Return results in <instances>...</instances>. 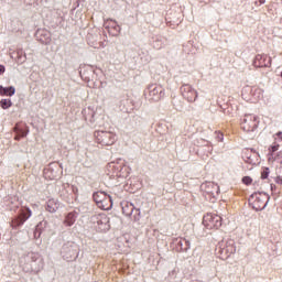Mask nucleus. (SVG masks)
Instances as JSON below:
<instances>
[{
    "label": "nucleus",
    "mask_w": 282,
    "mask_h": 282,
    "mask_svg": "<svg viewBox=\"0 0 282 282\" xmlns=\"http://www.w3.org/2000/svg\"><path fill=\"white\" fill-rule=\"evenodd\" d=\"M181 94L188 102H194L198 98V93L189 84H185L181 87Z\"/></svg>",
    "instance_id": "9"
},
{
    "label": "nucleus",
    "mask_w": 282,
    "mask_h": 282,
    "mask_svg": "<svg viewBox=\"0 0 282 282\" xmlns=\"http://www.w3.org/2000/svg\"><path fill=\"white\" fill-rule=\"evenodd\" d=\"M279 150V144L278 143H273L270 148H269V152L270 153H275Z\"/></svg>",
    "instance_id": "24"
},
{
    "label": "nucleus",
    "mask_w": 282,
    "mask_h": 282,
    "mask_svg": "<svg viewBox=\"0 0 282 282\" xmlns=\"http://www.w3.org/2000/svg\"><path fill=\"white\" fill-rule=\"evenodd\" d=\"M270 65H272V58H270L267 54L256 55L254 66L269 67Z\"/></svg>",
    "instance_id": "11"
},
{
    "label": "nucleus",
    "mask_w": 282,
    "mask_h": 282,
    "mask_svg": "<svg viewBox=\"0 0 282 282\" xmlns=\"http://www.w3.org/2000/svg\"><path fill=\"white\" fill-rule=\"evenodd\" d=\"M203 225L207 229H219L223 225V219L216 214H206L203 218Z\"/></svg>",
    "instance_id": "6"
},
{
    "label": "nucleus",
    "mask_w": 282,
    "mask_h": 282,
    "mask_svg": "<svg viewBox=\"0 0 282 282\" xmlns=\"http://www.w3.org/2000/svg\"><path fill=\"white\" fill-rule=\"evenodd\" d=\"M267 197L264 194L261 193H254L250 196L249 203L251 204L253 210L261 212L267 206Z\"/></svg>",
    "instance_id": "7"
},
{
    "label": "nucleus",
    "mask_w": 282,
    "mask_h": 282,
    "mask_svg": "<svg viewBox=\"0 0 282 282\" xmlns=\"http://www.w3.org/2000/svg\"><path fill=\"white\" fill-rule=\"evenodd\" d=\"M44 177L45 180H50V181L56 180L58 178V172L54 171V169L52 167L45 169Z\"/></svg>",
    "instance_id": "18"
},
{
    "label": "nucleus",
    "mask_w": 282,
    "mask_h": 282,
    "mask_svg": "<svg viewBox=\"0 0 282 282\" xmlns=\"http://www.w3.org/2000/svg\"><path fill=\"white\" fill-rule=\"evenodd\" d=\"M23 55H24L23 51H18V56H19L18 59H21Z\"/></svg>",
    "instance_id": "28"
},
{
    "label": "nucleus",
    "mask_w": 282,
    "mask_h": 282,
    "mask_svg": "<svg viewBox=\"0 0 282 282\" xmlns=\"http://www.w3.org/2000/svg\"><path fill=\"white\" fill-rule=\"evenodd\" d=\"M242 98L248 101L258 102L263 98V90L257 86H246L242 89Z\"/></svg>",
    "instance_id": "3"
},
{
    "label": "nucleus",
    "mask_w": 282,
    "mask_h": 282,
    "mask_svg": "<svg viewBox=\"0 0 282 282\" xmlns=\"http://www.w3.org/2000/svg\"><path fill=\"white\" fill-rule=\"evenodd\" d=\"M12 100L11 99H2L0 101V107L3 109V110H7L9 109L10 107H12Z\"/></svg>",
    "instance_id": "20"
},
{
    "label": "nucleus",
    "mask_w": 282,
    "mask_h": 282,
    "mask_svg": "<svg viewBox=\"0 0 282 282\" xmlns=\"http://www.w3.org/2000/svg\"><path fill=\"white\" fill-rule=\"evenodd\" d=\"M97 225H99V229H100L101 231H107V230H109L110 225H109V218H108V216H106V215H100V216H99V220H97Z\"/></svg>",
    "instance_id": "13"
},
{
    "label": "nucleus",
    "mask_w": 282,
    "mask_h": 282,
    "mask_svg": "<svg viewBox=\"0 0 282 282\" xmlns=\"http://www.w3.org/2000/svg\"><path fill=\"white\" fill-rule=\"evenodd\" d=\"M13 132H15L17 135L26 137L29 130L26 129V126H22L21 123H17L15 127H13Z\"/></svg>",
    "instance_id": "16"
},
{
    "label": "nucleus",
    "mask_w": 282,
    "mask_h": 282,
    "mask_svg": "<svg viewBox=\"0 0 282 282\" xmlns=\"http://www.w3.org/2000/svg\"><path fill=\"white\" fill-rule=\"evenodd\" d=\"M259 122L260 120L258 116L249 113L243 116L240 127L245 132H254L258 129Z\"/></svg>",
    "instance_id": "2"
},
{
    "label": "nucleus",
    "mask_w": 282,
    "mask_h": 282,
    "mask_svg": "<svg viewBox=\"0 0 282 282\" xmlns=\"http://www.w3.org/2000/svg\"><path fill=\"white\" fill-rule=\"evenodd\" d=\"M59 209V203L55 198L47 200L46 210L48 213H56Z\"/></svg>",
    "instance_id": "14"
},
{
    "label": "nucleus",
    "mask_w": 282,
    "mask_h": 282,
    "mask_svg": "<svg viewBox=\"0 0 282 282\" xmlns=\"http://www.w3.org/2000/svg\"><path fill=\"white\" fill-rule=\"evenodd\" d=\"M242 183L246 185V186H249L251 185L252 183V178L250 176H243L242 177Z\"/></svg>",
    "instance_id": "23"
},
{
    "label": "nucleus",
    "mask_w": 282,
    "mask_h": 282,
    "mask_svg": "<svg viewBox=\"0 0 282 282\" xmlns=\"http://www.w3.org/2000/svg\"><path fill=\"white\" fill-rule=\"evenodd\" d=\"M281 77H282V72H281Z\"/></svg>",
    "instance_id": "32"
},
{
    "label": "nucleus",
    "mask_w": 282,
    "mask_h": 282,
    "mask_svg": "<svg viewBox=\"0 0 282 282\" xmlns=\"http://www.w3.org/2000/svg\"><path fill=\"white\" fill-rule=\"evenodd\" d=\"M276 183H278L279 185H282V176H278Z\"/></svg>",
    "instance_id": "29"
},
{
    "label": "nucleus",
    "mask_w": 282,
    "mask_h": 282,
    "mask_svg": "<svg viewBox=\"0 0 282 282\" xmlns=\"http://www.w3.org/2000/svg\"><path fill=\"white\" fill-rule=\"evenodd\" d=\"M105 29L108 30L112 36H118L121 31V28L118 25L116 20H106Z\"/></svg>",
    "instance_id": "10"
},
{
    "label": "nucleus",
    "mask_w": 282,
    "mask_h": 282,
    "mask_svg": "<svg viewBox=\"0 0 282 282\" xmlns=\"http://www.w3.org/2000/svg\"><path fill=\"white\" fill-rule=\"evenodd\" d=\"M32 217V210L30 207H24L18 217L13 218L11 221V228H19L24 225V223Z\"/></svg>",
    "instance_id": "8"
},
{
    "label": "nucleus",
    "mask_w": 282,
    "mask_h": 282,
    "mask_svg": "<svg viewBox=\"0 0 282 282\" xmlns=\"http://www.w3.org/2000/svg\"><path fill=\"white\" fill-rule=\"evenodd\" d=\"M115 169L120 170V172L117 173V177H121V178L127 177V173L123 172L124 170H127L126 166L117 165V166H115Z\"/></svg>",
    "instance_id": "21"
},
{
    "label": "nucleus",
    "mask_w": 282,
    "mask_h": 282,
    "mask_svg": "<svg viewBox=\"0 0 282 282\" xmlns=\"http://www.w3.org/2000/svg\"><path fill=\"white\" fill-rule=\"evenodd\" d=\"M276 137H279L280 139H282V132H278Z\"/></svg>",
    "instance_id": "30"
},
{
    "label": "nucleus",
    "mask_w": 282,
    "mask_h": 282,
    "mask_svg": "<svg viewBox=\"0 0 282 282\" xmlns=\"http://www.w3.org/2000/svg\"><path fill=\"white\" fill-rule=\"evenodd\" d=\"M24 137L21 134H17L13 139L17 141H20L21 139H23Z\"/></svg>",
    "instance_id": "27"
},
{
    "label": "nucleus",
    "mask_w": 282,
    "mask_h": 282,
    "mask_svg": "<svg viewBox=\"0 0 282 282\" xmlns=\"http://www.w3.org/2000/svg\"><path fill=\"white\" fill-rule=\"evenodd\" d=\"M6 73V67L3 65H0V75H3Z\"/></svg>",
    "instance_id": "26"
},
{
    "label": "nucleus",
    "mask_w": 282,
    "mask_h": 282,
    "mask_svg": "<svg viewBox=\"0 0 282 282\" xmlns=\"http://www.w3.org/2000/svg\"><path fill=\"white\" fill-rule=\"evenodd\" d=\"M200 188L206 200L213 204L217 200L220 191L217 183L206 182L202 184Z\"/></svg>",
    "instance_id": "1"
},
{
    "label": "nucleus",
    "mask_w": 282,
    "mask_h": 282,
    "mask_svg": "<svg viewBox=\"0 0 282 282\" xmlns=\"http://www.w3.org/2000/svg\"><path fill=\"white\" fill-rule=\"evenodd\" d=\"M77 221V213L72 212L65 216L64 225L67 227H72Z\"/></svg>",
    "instance_id": "15"
},
{
    "label": "nucleus",
    "mask_w": 282,
    "mask_h": 282,
    "mask_svg": "<svg viewBox=\"0 0 282 282\" xmlns=\"http://www.w3.org/2000/svg\"><path fill=\"white\" fill-rule=\"evenodd\" d=\"M93 198L97 205L102 210H109L111 206L113 205L111 203L110 196L106 192H96L93 195Z\"/></svg>",
    "instance_id": "5"
},
{
    "label": "nucleus",
    "mask_w": 282,
    "mask_h": 282,
    "mask_svg": "<svg viewBox=\"0 0 282 282\" xmlns=\"http://www.w3.org/2000/svg\"><path fill=\"white\" fill-rule=\"evenodd\" d=\"M270 170L269 167H264L261 172V178L267 180L269 177Z\"/></svg>",
    "instance_id": "22"
},
{
    "label": "nucleus",
    "mask_w": 282,
    "mask_h": 282,
    "mask_svg": "<svg viewBox=\"0 0 282 282\" xmlns=\"http://www.w3.org/2000/svg\"><path fill=\"white\" fill-rule=\"evenodd\" d=\"M165 96V90L162 86H155L150 90V97L154 99V101H160L164 98Z\"/></svg>",
    "instance_id": "12"
},
{
    "label": "nucleus",
    "mask_w": 282,
    "mask_h": 282,
    "mask_svg": "<svg viewBox=\"0 0 282 282\" xmlns=\"http://www.w3.org/2000/svg\"><path fill=\"white\" fill-rule=\"evenodd\" d=\"M15 94V88L13 86L3 87L0 86V96L12 97Z\"/></svg>",
    "instance_id": "17"
},
{
    "label": "nucleus",
    "mask_w": 282,
    "mask_h": 282,
    "mask_svg": "<svg viewBox=\"0 0 282 282\" xmlns=\"http://www.w3.org/2000/svg\"><path fill=\"white\" fill-rule=\"evenodd\" d=\"M133 212H134V205L133 204H131L129 202L122 203V213L126 216L130 217L131 214H133Z\"/></svg>",
    "instance_id": "19"
},
{
    "label": "nucleus",
    "mask_w": 282,
    "mask_h": 282,
    "mask_svg": "<svg viewBox=\"0 0 282 282\" xmlns=\"http://www.w3.org/2000/svg\"><path fill=\"white\" fill-rule=\"evenodd\" d=\"M97 143L102 147H111L117 141V134L108 131H97L95 134Z\"/></svg>",
    "instance_id": "4"
},
{
    "label": "nucleus",
    "mask_w": 282,
    "mask_h": 282,
    "mask_svg": "<svg viewBox=\"0 0 282 282\" xmlns=\"http://www.w3.org/2000/svg\"><path fill=\"white\" fill-rule=\"evenodd\" d=\"M23 56H24V59H22V62H25V54Z\"/></svg>",
    "instance_id": "31"
},
{
    "label": "nucleus",
    "mask_w": 282,
    "mask_h": 282,
    "mask_svg": "<svg viewBox=\"0 0 282 282\" xmlns=\"http://www.w3.org/2000/svg\"><path fill=\"white\" fill-rule=\"evenodd\" d=\"M275 162L282 165V151H279V153L276 154Z\"/></svg>",
    "instance_id": "25"
}]
</instances>
